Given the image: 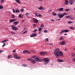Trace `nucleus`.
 I'll list each match as a JSON object with an SVG mask.
<instances>
[{"label":"nucleus","instance_id":"nucleus-63","mask_svg":"<svg viewBox=\"0 0 75 75\" xmlns=\"http://www.w3.org/2000/svg\"><path fill=\"white\" fill-rule=\"evenodd\" d=\"M39 34H41V32H39Z\"/></svg>","mask_w":75,"mask_h":75},{"label":"nucleus","instance_id":"nucleus-61","mask_svg":"<svg viewBox=\"0 0 75 75\" xmlns=\"http://www.w3.org/2000/svg\"><path fill=\"white\" fill-rule=\"evenodd\" d=\"M60 20V19H58L57 21H59V20Z\"/></svg>","mask_w":75,"mask_h":75},{"label":"nucleus","instance_id":"nucleus-45","mask_svg":"<svg viewBox=\"0 0 75 75\" xmlns=\"http://www.w3.org/2000/svg\"><path fill=\"white\" fill-rule=\"evenodd\" d=\"M44 25L43 24H41V27H44Z\"/></svg>","mask_w":75,"mask_h":75},{"label":"nucleus","instance_id":"nucleus-9","mask_svg":"<svg viewBox=\"0 0 75 75\" xmlns=\"http://www.w3.org/2000/svg\"><path fill=\"white\" fill-rule=\"evenodd\" d=\"M33 20L35 23H38V20L37 19L33 18Z\"/></svg>","mask_w":75,"mask_h":75},{"label":"nucleus","instance_id":"nucleus-36","mask_svg":"<svg viewBox=\"0 0 75 75\" xmlns=\"http://www.w3.org/2000/svg\"><path fill=\"white\" fill-rule=\"evenodd\" d=\"M41 16H42V15H41V14H39L38 15V17H39V18H40V17H41Z\"/></svg>","mask_w":75,"mask_h":75},{"label":"nucleus","instance_id":"nucleus-27","mask_svg":"<svg viewBox=\"0 0 75 75\" xmlns=\"http://www.w3.org/2000/svg\"><path fill=\"white\" fill-rule=\"evenodd\" d=\"M42 30V29L40 27L39 28V29L38 30V31H41Z\"/></svg>","mask_w":75,"mask_h":75},{"label":"nucleus","instance_id":"nucleus-50","mask_svg":"<svg viewBox=\"0 0 75 75\" xmlns=\"http://www.w3.org/2000/svg\"><path fill=\"white\" fill-rule=\"evenodd\" d=\"M21 17V15L19 14V18H20V17Z\"/></svg>","mask_w":75,"mask_h":75},{"label":"nucleus","instance_id":"nucleus-4","mask_svg":"<svg viewBox=\"0 0 75 75\" xmlns=\"http://www.w3.org/2000/svg\"><path fill=\"white\" fill-rule=\"evenodd\" d=\"M13 57H14V58L15 59H21V57L19 56H17V54H13Z\"/></svg>","mask_w":75,"mask_h":75},{"label":"nucleus","instance_id":"nucleus-49","mask_svg":"<svg viewBox=\"0 0 75 75\" xmlns=\"http://www.w3.org/2000/svg\"><path fill=\"white\" fill-rule=\"evenodd\" d=\"M13 12L14 13H15L16 11H15V10H14V9H13Z\"/></svg>","mask_w":75,"mask_h":75},{"label":"nucleus","instance_id":"nucleus-26","mask_svg":"<svg viewBox=\"0 0 75 75\" xmlns=\"http://www.w3.org/2000/svg\"><path fill=\"white\" fill-rule=\"evenodd\" d=\"M52 14L53 16H57V13H55L53 12Z\"/></svg>","mask_w":75,"mask_h":75},{"label":"nucleus","instance_id":"nucleus-30","mask_svg":"<svg viewBox=\"0 0 75 75\" xmlns=\"http://www.w3.org/2000/svg\"><path fill=\"white\" fill-rule=\"evenodd\" d=\"M35 16H36V17H38V13H37L35 12Z\"/></svg>","mask_w":75,"mask_h":75},{"label":"nucleus","instance_id":"nucleus-42","mask_svg":"<svg viewBox=\"0 0 75 75\" xmlns=\"http://www.w3.org/2000/svg\"><path fill=\"white\" fill-rule=\"evenodd\" d=\"M29 14H30V13H26L25 15V16H28V15Z\"/></svg>","mask_w":75,"mask_h":75},{"label":"nucleus","instance_id":"nucleus-37","mask_svg":"<svg viewBox=\"0 0 75 75\" xmlns=\"http://www.w3.org/2000/svg\"><path fill=\"white\" fill-rule=\"evenodd\" d=\"M4 0H1V1H0V3H3V2H4Z\"/></svg>","mask_w":75,"mask_h":75},{"label":"nucleus","instance_id":"nucleus-13","mask_svg":"<svg viewBox=\"0 0 75 75\" xmlns=\"http://www.w3.org/2000/svg\"><path fill=\"white\" fill-rule=\"evenodd\" d=\"M35 56H33L31 57L30 59H28V61H31L32 59H35Z\"/></svg>","mask_w":75,"mask_h":75},{"label":"nucleus","instance_id":"nucleus-39","mask_svg":"<svg viewBox=\"0 0 75 75\" xmlns=\"http://www.w3.org/2000/svg\"><path fill=\"white\" fill-rule=\"evenodd\" d=\"M10 33H12V34H16L14 32H10Z\"/></svg>","mask_w":75,"mask_h":75},{"label":"nucleus","instance_id":"nucleus-31","mask_svg":"<svg viewBox=\"0 0 75 75\" xmlns=\"http://www.w3.org/2000/svg\"><path fill=\"white\" fill-rule=\"evenodd\" d=\"M63 39V38L61 37L59 38V41H61V40H62Z\"/></svg>","mask_w":75,"mask_h":75},{"label":"nucleus","instance_id":"nucleus-48","mask_svg":"<svg viewBox=\"0 0 75 75\" xmlns=\"http://www.w3.org/2000/svg\"><path fill=\"white\" fill-rule=\"evenodd\" d=\"M27 31H25L23 32V34H25V33H27Z\"/></svg>","mask_w":75,"mask_h":75},{"label":"nucleus","instance_id":"nucleus-20","mask_svg":"<svg viewBox=\"0 0 75 75\" xmlns=\"http://www.w3.org/2000/svg\"><path fill=\"white\" fill-rule=\"evenodd\" d=\"M14 21H16V19H11L9 21V22H13Z\"/></svg>","mask_w":75,"mask_h":75},{"label":"nucleus","instance_id":"nucleus-55","mask_svg":"<svg viewBox=\"0 0 75 75\" xmlns=\"http://www.w3.org/2000/svg\"><path fill=\"white\" fill-rule=\"evenodd\" d=\"M35 25H36V24H34L33 25V27H34V26Z\"/></svg>","mask_w":75,"mask_h":75},{"label":"nucleus","instance_id":"nucleus-53","mask_svg":"<svg viewBox=\"0 0 75 75\" xmlns=\"http://www.w3.org/2000/svg\"><path fill=\"white\" fill-rule=\"evenodd\" d=\"M3 51L0 50V53H1V52H3Z\"/></svg>","mask_w":75,"mask_h":75},{"label":"nucleus","instance_id":"nucleus-59","mask_svg":"<svg viewBox=\"0 0 75 75\" xmlns=\"http://www.w3.org/2000/svg\"><path fill=\"white\" fill-rule=\"evenodd\" d=\"M40 1H41L42 0H38Z\"/></svg>","mask_w":75,"mask_h":75},{"label":"nucleus","instance_id":"nucleus-57","mask_svg":"<svg viewBox=\"0 0 75 75\" xmlns=\"http://www.w3.org/2000/svg\"><path fill=\"white\" fill-rule=\"evenodd\" d=\"M72 1L73 2H74L75 1V0H72Z\"/></svg>","mask_w":75,"mask_h":75},{"label":"nucleus","instance_id":"nucleus-51","mask_svg":"<svg viewBox=\"0 0 75 75\" xmlns=\"http://www.w3.org/2000/svg\"><path fill=\"white\" fill-rule=\"evenodd\" d=\"M50 20V21H54V20H53V19H51Z\"/></svg>","mask_w":75,"mask_h":75},{"label":"nucleus","instance_id":"nucleus-28","mask_svg":"<svg viewBox=\"0 0 75 75\" xmlns=\"http://www.w3.org/2000/svg\"><path fill=\"white\" fill-rule=\"evenodd\" d=\"M3 8V6H1V5H0V9L1 10H2Z\"/></svg>","mask_w":75,"mask_h":75},{"label":"nucleus","instance_id":"nucleus-43","mask_svg":"<svg viewBox=\"0 0 75 75\" xmlns=\"http://www.w3.org/2000/svg\"><path fill=\"white\" fill-rule=\"evenodd\" d=\"M12 18H14V17H15V16H14V15H12Z\"/></svg>","mask_w":75,"mask_h":75},{"label":"nucleus","instance_id":"nucleus-23","mask_svg":"<svg viewBox=\"0 0 75 75\" xmlns=\"http://www.w3.org/2000/svg\"><path fill=\"white\" fill-rule=\"evenodd\" d=\"M8 40L6 39V40H4L2 42V43H3V42H6V41H8Z\"/></svg>","mask_w":75,"mask_h":75},{"label":"nucleus","instance_id":"nucleus-7","mask_svg":"<svg viewBox=\"0 0 75 75\" xmlns=\"http://www.w3.org/2000/svg\"><path fill=\"white\" fill-rule=\"evenodd\" d=\"M12 29L15 31H17L18 30V28L16 26H13L12 28Z\"/></svg>","mask_w":75,"mask_h":75},{"label":"nucleus","instance_id":"nucleus-34","mask_svg":"<svg viewBox=\"0 0 75 75\" xmlns=\"http://www.w3.org/2000/svg\"><path fill=\"white\" fill-rule=\"evenodd\" d=\"M44 33H47V32H48V30H45L44 31Z\"/></svg>","mask_w":75,"mask_h":75},{"label":"nucleus","instance_id":"nucleus-47","mask_svg":"<svg viewBox=\"0 0 75 75\" xmlns=\"http://www.w3.org/2000/svg\"><path fill=\"white\" fill-rule=\"evenodd\" d=\"M70 28H71V30H74V29H73V27H70Z\"/></svg>","mask_w":75,"mask_h":75},{"label":"nucleus","instance_id":"nucleus-54","mask_svg":"<svg viewBox=\"0 0 75 75\" xmlns=\"http://www.w3.org/2000/svg\"><path fill=\"white\" fill-rule=\"evenodd\" d=\"M64 51H67V48L65 49Z\"/></svg>","mask_w":75,"mask_h":75},{"label":"nucleus","instance_id":"nucleus-19","mask_svg":"<svg viewBox=\"0 0 75 75\" xmlns=\"http://www.w3.org/2000/svg\"><path fill=\"white\" fill-rule=\"evenodd\" d=\"M13 58V56H12L11 55H9L7 57L8 59H9V58Z\"/></svg>","mask_w":75,"mask_h":75},{"label":"nucleus","instance_id":"nucleus-60","mask_svg":"<svg viewBox=\"0 0 75 75\" xmlns=\"http://www.w3.org/2000/svg\"><path fill=\"white\" fill-rule=\"evenodd\" d=\"M74 54H73L72 55V57H74Z\"/></svg>","mask_w":75,"mask_h":75},{"label":"nucleus","instance_id":"nucleus-6","mask_svg":"<svg viewBox=\"0 0 75 75\" xmlns=\"http://www.w3.org/2000/svg\"><path fill=\"white\" fill-rule=\"evenodd\" d=\"M69 30H62L61 31V32H60V34H62V33H68L69 32Z\"/></svg>","mask_w":75,"mask_h":75},{"label":"nucleus","instance_id":"nucleus-5","mask_svg":"<svg viewBox=\"0 0 75 75\" xmlns=\"http://www.w3.org/2000/svg\"><path fill=\"white\" fill-rule=\"evenodd\" d=\"M39 54L40 55H46V54H48V53L43 52H40Z\"/></svg>","mask_w":75,"mask_h":75},{"label":"nucleus","instance_id":"nucleus-18","mask_svg":"<svg viewBox=\"0 0 75 75\" xmlns=\"http://www.w3.org/2000/svg\"><path fill=\"white\" fill-rule=\"evenodd\" d=\"M65 1V5H68L69 4V1L68 0H64Z\"/></svg>","mask_w":75,"mask_h":75},{"label":"nucleus","instance_id":"nucleus-46","mask_svg":"<svg viewBox=\"0 0 75 75\" xmlns=\"http://www.w3.org/2000/svg\"><path fill=\"white\" fill-rule=\"evenodd\" d=\"M5 45H6V43H4V45L2 46V47H4L5 46Z\"/></svg>","mask_w":75,"mask_h":75},{"label":"nucleus","instance_id":"nucleus-25","mask_svg":"<svg viewBox=\"0 0 75 75\" xmlns=\"http://www.w3.org/2000/svg\"><path fill=\"white\" fill-rule=\"evenodd\" d=\"M13 24H15V25H17L18 23V22H14L13 23Z\"/></svg>","mask_w":75,"mask_h":75},{"label":"nucleus","instance_id":"nucleus-40","mask_svg":"<svg viewBox=\"0 0 75 75\" xmlns=\"http://www.w3.org/2000/svg\"><path fill=\"white\" fill-rule=\"evenodd\" d=\"M70 20H74L75 19V18H71V17H70Z\"/></svg>","mask_w":75,"mask_h":75},{"label":"nucleus","instance_id":"nucleus-12","mask_svg":"<svg viewBox=\"0 0 75 75\" xmlns=\"http://www.w3.org/2000/svg\"><path fill=\"white\" fill-rule=\"evenodd\" d=\"M65 43V41L64 40L62 42H61L59 44L60 45H65L66 44Z\"/></svg>","mask_w":75,"mask_h":75},{"label":"nucleus","instance_id":"nucleus-17","mask_svg":"<svg viewBox=\"0 0 75 75\" xmlns=\"http://www.w3.org/2000/svg\"><path fill=\"white\" fill-rule=\"evenodd\" d=\"M57 61L58 62H64V60L58 59H57Z\"/></svg>","mask_w":75,"mask_h":75},{"label":"nucleus","instance_id":"nucleus-22","mask_svg":"<svg viewBox=\"0 0 75 75\" xmlns=\"http://www.w3.org/2000/svg\"><path fill=\"white\" fill-rule=\"evenodd\" d=\"M16 12L17 13H18L20 12V11L19 10V9H18L17 10H16Z\"/></svg>","mask_w":75,"mask_h":75},{"label":"nucleus","instance_id":"nucleus-24","mask_svg":"<svg viewBox=\"0 0 75 75\" xmlns=\"http://www.w3.org/2000/svg\"><path fill=\"white\" fill-rule=\"evenodd\" d=\"M48 41H49V39H48V38H47L45 39V42H48Z\"/></svg>","mask_w":75,"mask_h":75},{"label":"nucleus","instance_id":"nucleus-38","mask_svg":"<svg viewBox=\"0 0 75 75\" xmlns=\"http://www.w3.org/2000/svg\"><path fill=\"white\" fill-rule=\"evenodd\" d=\"M72 60L73 61H74V62H75V58H72Z\"/></svg>","mask_w":75,"mask_h":75},{"label":"nucleus","instance_id":"nucleus-14","mask_svg":"<svg viewBox=\"0 0 75 75\" xmlns=\"http://www.w3.org/2000/svg\"><path fill=\"white\" fill-rule=\"evenodd\" d=\"M57 10L58 11V12H59V11H62L64 10V8H57Z\"/></svg>","mask_w":75,"mask_h":75},{"label":"nucleus","instance_id":"nucleus-16","mask_svg":"<svg viewBox=\"0 0 75 75\" xmlns=\"http://www.w3.org/2000/svg\"><path fill=\"white\" fill-rule=\"evenodd\" d=\"M69 4L70 5H72L74 4V2L72 0H69Z\"/></svg>","mask_w":75,"mask_h":75},{"label":"nucleus","instance_id":"nucleus-41","mask_svg":"<svg viewBox=\"0 0 75 75\" xmlns=\"http://www.w3.org/2000/svg\"><path fill=\"white\" fill-rule=\"evenodd\" d=\"M21 11H22V12H23V11H24V9L23 8H21Z\"/></svg>","mask_w":75,"mask_h":75},{"label":"nucleus","instance_id":"nucleus-58","mask_svg":"<svg viewBox=\"0 0 75 75\" xmlns=\"http://www.w3.org/2000/svg\"><path fill=\"white\" fill-rule=\"evenodd\" d=\"M52 43H51V44H50V45H52Z\"/></svg>","mask_w":75,"mask_h":75},{"label":"nucleus","instance_id":"nucleus-56","mask_svg":"<svg viewBox=\"0 0 75 75\" xmlns=\"http://www.w3.org/2000/svg\"><path fill=\"white\" fill-rule=\"evenodd\" d=\"M64 35H67V34L65 33L64 34Z\"/></svg>","mask_w":75,"mask_h":75},{"label":"nucleus","instance_id":"nucleus-1","mask_svg":"<svg viewBox=\"0 0 75 75\" xmlns=\"http://www.w3.org/2000/svg\"><path fill=\"white\" fill-rule=\"evenodd\" d=\"M53 54L56 57H63V53L60 51V49L58 48H56L54 50Z\"/></svg>","mask_w":75,"mask_h":75},{"label":"nucleus","instance_id":"nucleus-11","mask_svg":"<svg viewBox=\"0 0 75 75\" xmlns=\"http://www.w3.org/2000/svg\"><path fill=\"white\" fill-rule=\"evenodd\" d=\"M31 63L33 64H35L36 63V61L34 59H32V60H31Z\"/></svg>","mask_w":75,"mask_h":75},{"label":"nucleus","instance_id":"nucleus-52","mask_svg":"<svg viewBox=\"0 0 75 75\" xmlns=\"http://www.w3.org/2000/svg\"><path fill=\"white\" fill-rule=\"evenodd\" d=\"M16 52V50H14L13 51V52Z\"/></svg>","mask_w":75,"mask_h":75},{"label":"nucleus","instance_id":"nucleus-15","mask_svg":"<svg viewBox=\"0 0 75 75\" xmlns=\"http://www.w3.org/2000/svg\"><path fill=\"white\" fill-rule=\"evenodd\" d=\"M38 10H45L44 8H43V7H42V6H41L39 8H38Z\"/></svg>","mask_w":75,"mask_h":75},{"label":"nucleus","instance_id":"nucleus-32","mask_svg":"<svg viewBox=\"0 0 75 75\" xmlns=\"http://www.w3.org/2000/svg\"><path fill=\"white\" fill-rule=\"evenodd\" d=\"M70 10V9H66L65 11L67 12V11H69Z\"/></svg>","mask_w":75,"mask_h":75},{"label":"nucleus","instance_id":"nucleus-35","mask_svg":"<svg viewBox=\"0 0 75 75\" xmlns=\"http://www.w3.org/2000/svg\"><path fill=\"white\" fill-rule=\"evenodd\" d=\"M37 30V29H35L34 30H33V33H34V32H36Z\"/></svg>","mask_w":75,"mask_h":75},{"label":"nucleus","instance_id":"nucleus-8","mask_svg":"<svg viewBox=\"0 0 75 75\" xmlns=\"http://www.w3.org/2000/svg\"><path fill=\"white\" fill-rule=\"evenodd\" d=\"M23 54H25V53H28V54H30V52L29 51L27 50H25L23 52Z\"/></svg>","mask_w":75,"mask_h":75},{"label":"nucleus","instance_id":"nucleus-29","mask_svg":"<svg viewBox=\"0 0 75 75\" xmlns=\"http://www.w3.org/2000/svg\"><path fill=\"white\" fill-rule=\"evenodd\" d=\"M22 66L23 67H27V65L26 64H23L22 65Z\"/></svg>","mask_w":75,"mask_h":75},{"label":"nucleus","instance_id":"nucleus-2","mask_svg":"<svg viewBox=\"0 0 75 75\" xmlns=\"http://www.w3.org/2000/svg\"><path fill=\"white\" fill-rule=\"evenodd\" d=\"M36 61H38V62H41L42 60H43V61L44 62L45 65H47L48 63H49V62L50 61V60L49 59V58H44L42 59H40V58L38 57H36L35 56V58Z\"/></svg>","mask_w":75,"mask_h":75},{"label":"nucleus","instance_id":"nucleus-62","mask_svg":"<svg viewBox=\"0 0 75 75\" xmlns=\"http://www.w3.org/2000/svg\"><path fill=\"white\" fill-rule=\"evenodd\" d=\"M22 22L23 23V22H24V20H22Z\"/></svg>","mask_w":75,"mask_h":75},{"label":"nucleus","instance_id":"nucleus-3","mask_svg":"<svg viewBox=\"0 0 75 75\" xmlns=\"http://www.w3.org/2000/svg\"><path fill=\"white\" fill-rule=\"evenodd\" d=\"M67 14V13L66 12L64 13H62L61 14L60 13H59L58 14V16L60 18H62L64 17L65 15H66Z\"/></svg>","mask_w":75,"mask_h":75},{"label":"nucleus","instance_id":"nucleus-64","mask_svg":"<svg viewBox=\"0 0 75 75\" xmlns=\"http://www.w3.org/2000/svg\"><path fill=\"white\" fill-rule=\"evenodd\" d=\"M51 65H53V63H52Z\"/></svg>","mask_w":75,"mask_h":75},{"label":"nucleus","instance_id":"nucleus-44","mask_svg":"<svg viewBox=\"0 0 75 75\" xmlns=\"http://www.w3.org/2000/svg\"><path fill=\"white\" fill-rule=\"evenodd\" d=\"M70 17H71V16H67L66 17L67 18H70Z\"/></svg>","mask_w":75,"mask_h":75},{"label":"nucleus","instance_id":"nucleus-10","mask_svg":"<svg viewBox=\"0 0 75 75\" xmlns=\"http://www.w3.org/2000/svg\"><path fill=\"white\" fill-rule=\"evenodd\" d=\"M37 36V33H35L34 34L33 33L31 35H30V37H33Z\"/></svg>","mask_w":75,"mask_h":75},{"label":"nucleus","instance_id":"nucleus-33","mask_svg":"<svg viewBox=\"0 0 75 75\" xmlns=\"http://www.w3.org/2000/svg\"><path fill=\"white\" fill-rule=\"evenodd\" d=\"M73 22H71V21H69L67 22V23L68 24H70L71 23H73Z\"/></svg>","mask_w":75,"mask_h":75},{"label":"nucleus","instance_id":"nucleus-21","mask_svg":"<svg viewBox=\"0 0 75 75\" xmlns=\"http://www.w3.org/2000/svg\"><path fill=\"white\" fill-rule=\"evenodd\" d=\"M16 2H17L18 4H21V2L19 0H16Z\"/></svg>","mask_w":75,"mask_h":75}]
</instances>
